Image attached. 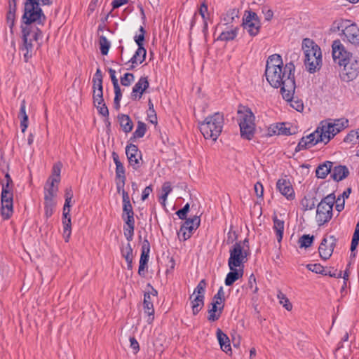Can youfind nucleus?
Wrapping results in <instances>:
<instances>
[{"label": "nucleus", "mask_w": 359, "mask_h": 359, "mask_svg": "<svg viewBox=\"0 0 359 359\" xmlns=\"http://www.w3.org/2000/svg\"><path fill=\"white\" fill-rule=\"evenodd\" d=\"M60 171L61 165L60 164L54 165L53 168L52 175L49 177L48 179L56 182V184H58L60 181Z\"/></svg>", "instance_id": "obj_47"}, {"label": "nucleus", "mask_w": 359, "mask_h": 359, "mask_svg": "<svg viewBox=\"0 0 359 359\" xmlns=\"http://www.w3.org/2000/svg\"><path fill=\"white\" fill-rule=\"evenodd\" d=\"M13 191H1V216L4 219H8L13 212Z\"/></svg>", "instance_id": "obj_11"}, {"label": "nucleus", "mask_w": 359, "mask_h": 359, "mask_svg": "<svg viewBox=\"0 0 359 359\" xmlns=\"http://www.w3.org/2000/svg\"><path fill=\"white\" fill-rule=\"evenodd\" d=\"M306 139H308L310 144H312L313 146L317 144L318 142H324L325 144L328 143L327 142L325 131L321 128L320 124L317 127L314 132L306 135Z\"/></svg>", "instance_id": "obj_21"}, {"label": "nucleus", "mask_w": 359, "mask_h": 359, "mask_svg": "<svg viewBox=\"0 0 359 359\" xmlns=\"http://www.w3.org/2000/svg\"><path fill=\"white\" fill-rule=\"evenodd\" d=\"M332 57L335 62L340 66L353 60L355 56L350 51H348L340 40H334L332 45Z\"/></svg>", "instance_id": "obj_8"}, {"label": "nucleus", "mask_w": 359, "mask_h": 359, "mask_svg": "<svg viewBox=\"0 0 359 359\" xmlns=\"http://www.w3.org/2000/svg\"><path fill=\"white\" fill-rule=\"evenodd\" d=\"M349 175L348 168L346 165H338L332 167L331 177L335 182L345 179Z\"/></svg>", "instance_id": "obj_22"}, {"label": "nucleus", "mask_w": 359, "mask_h": 359, "mask_svg": "<svg viewBox=\"0 0 359 359\" xmlns=\"http://www.w3.org/2000/svg\"><path fill=\"white\" fill-rule=\"evenodd\" d=\"M55 206V202L53 199H44L45 215L47 218L51 217Z\"/></svg>", "instance_id": "obj_42"}, {"label": "nucleus", "mask_w": 359, "mask_h": 359, "mask_svg": "<svg viewBox=\"0 0 359 359\" xmlns=\"http://www.w3.org/2000/svg\"><path fill=\"white\" fill-rule=\"evenodd\" d=\"M315 198L311 199H309L306 197H304L301 202L302 205L304 208V210H313L316 207Z\"/></svg>", "instance_id": "obj_50"}, {"label": "nucleus", "mask_w": 359, "mask_h": 359, "mask_svg": "<svg viewBox=\"0 0 359 359\" xmlns=\"http://www.w3.org/2000/svg\"><path fill=\"white\" fill-rule=\"evenodd\" d=\"M312 147L313 145L310 144L308 139H306V137H303L297 145L295 148V152H299L303 149H308Z\"/></svg>", "instance_id": "obj_49"}, {"label": "nucleus", "mask_w": 359, "mask_h": 359, "mask_svg": "<svg viewBox=\"0 0 359 359\" xmlns=\"http://www.w3.org/2000/svg\"><path fill=\"white\" fill-rule=\"evenodd\" d=\"M277 297L279 299L280 304H282L286 310H287V311L292 310V304L290 302L289 299L286 297V296L283 292H279Z\"/></svg>", "instance_id": "obj_46"}, {"label": "nucleus", "mask_w": 359, "mask_h": 359, "mask_svg": "<svg viewBox=\"0 0 359 359\" xmlns=\"http://www.w3.org/2000/svg\"><path fill=\"white\" fill-rule=\"evenodd\" d=\"M255 192L257 197L262 198L264 194V187L260 182H257L254 187Z\"/></svg>", "instance_id": "obj_62"}, {"label": "nucleus", "mask_w": 359, "mask_h": 359, "mask_svg": "<svg viewBox=\"0 0 359 359\" xmlns=\"http://www.w3.org/2000/svg\"><path fill=\"white\" fill-rule=\"evenodd\" d=\"M313 240H314L313 236H310L309 234H304L302 236H301L299 239V247L301 248H307L312 245Z\"/></svg>", "instance_id": "obj_43"}, {"label": "nucleus", "mask_w": 359, "mask_h": 359, "mask_svg": "<svg viewBox=\"0 0 359 359\" xmlns=\"http://www.w3.org/2000/svg\"><path fill=\"white\" fill-rule=\"evenodd\" d=\"M149 83L147 76H142L133 88L131 98L133 100L140 99L144 92L149 88Z\"/></svg>", "instance_id": "obj_19"}, {"label": "nucleus", "mask_w": 359, "mask_h": 359, "mask_svg": "<svg viewBox=\"0 0 359 359\" xmlns=\"http://www.w3.org/2000/svg\"><path fill=\"white\" fill-rule=\"evenodd\" d=\"M200 223L201 219L198 216L187 219L182 224L177 233L178 236L180 237V234H182L183 241H187L191 236L194 231L198 228Z\"/></svg>", "instance_id": "obj_14"}, {"label": "nucleus", "mask_w": 359, "mask_h": 359, "mask_svg": "<svg viewBox=\"0 0 359 359\" xmlns=\"http://www.w3.org/2000/svg\"><path fill=\"white\" fill-rule=\"evenodd\" d=\"M334 193H331L324 197L317 205L316 221L319 226L328 222L332 217V210L335 203Z\"/></svg>", "instance_id": "obj_6"}, {"label": "nucleus", "mask_w": 359, "mask_h": 359, "mask_svg": "<svg viewBox=\"0 0 359 359\" xmlns=\"http://www.w3.org/2000/svg\"><path fill=\"white\" fill-rule=\"evenodd\" d=\"M149 259V253H144L141 252L140 259V265L138 269V274L140 276H144V269L147 266V263Z\"/></svg>", "instance_id": "obj_41"}, {"label": "nucleus", "mask_w": 359, "mask_h": 359, "mask_svg": "<svg viewBox=\"0 0 359 359\" xmlns=\"http://www.w3.org/2000/svg\"><path fill=\"white\" fill-rule=\"evenodd\" d=\"M273 229L276 234L277 241L280 243L283 239L284 231V221L278 219L277 216H273Z\"/></svg>", "instance_id": "obj_32"}, {"label": "nucleus", "mask_w": 359, "mask_h": 359, "mask_svg": "<svg viewBox=\"0 0 359 359\" xmlns=\"http://www.w3.org/2000/svg\"><path fill=\"white\" fill-rule=\"evenodd\" d=\"M341 78L344 81L349 82L357 78L359 74V60L357 57L353 58V60L342 65Z\"/></svg>", "instance_id": "obj_12"}, {"label": "nucleus", "mask_w": 359, "mask_h": 359, "mask_svg": "<svg viewBox=\"0 0 359 359\" xmlns=\"http://www.w3.org/2000/svg\"><path fill=\"white\" fill-rule=\"evenodd\" d=\"M356 140H359V131H350L344 139V142L353 143Z\"/></svg>", "instance_id": "obj_53"}, {"label": "nucleus", "mask_w": 359, "mask_h": 359, "mask_svg": "<svg viewBox=\"0 0 359 359\" xmlns=\"http://www.w3.org/2000/svg\"><path fill=\"white\" fill-rule=\"evenodd\" d=\"M135 76L132 73H126L123 77L121 78V83L124 86H129L134 81Z\"/></svg>", "instance_id": "obj_55"}, {"label": "nucleus", "mask_w": 359, "mask_h": 359, "mask_svg": "<svg viewBox=\"0 0 359 359\" xmlns=\"http://www.w3.org/2000/svg\"><path fill=\"white\" fill-rule=\"evenodd\" d=\"M110 48V42L104 36L100 37V52L103 55H107Z\"/></svg>", "instance_id": "obj_44"}, {"label": "nucleus", "mask_w": 359, "mask_h": 359, "mask_svg": "<svg viewBox=\"0 0 359 359\" xmlns=\"http://www.w3.org/2000/svg\"><path fill=\"white\" fill-rule=\"evenodd\" d=\"M337 242V238L333 235L325 236L320 244L318 252L320 257L324 259H328L332 255Z\"/></svg>", "instance_id": "obj_13"}, {"label": "nucleus", "mask_w": 359, "mask_h": 359, "mask_svg": "<svg viewBox=\"0 0 359 359\" xmlns=\"http://www.w3.org/2000/svg\"><path fill=\"white\" fill-rule=\"evenodd\" d=\"M237 114L241 137L251 140L255 133V115L250 108L241 104L238 106Z\"/></svg>", "instance_id": "obj_4"}, {"label": "nucleus", "mask_w": 359, "mask_h": 359, "mask_svg": "<svg viewBox=\"0 0 359 359\" xmlns=\"http://www.w3.org/2000/svg\"><path fill=\"white\" fill-rule=\"evenodd\" d=\"M102 81V74L100 69H97L93 78V88L96 89L97 81Z\"/></svg>", "instance_id": "obj_63"}, {"label": "nucleus", "mask_w": 359, "mask_h": 359, "mask_svg": "<svg viewBox=\"0 0 359 359\" xmlns=\"http://www.w3.org/2000/svg\"><path fill=\"white\" fill-rule=\"evenodd\" d=\"M248 285L252 290L253 293H256L257 292L258 287L256 285V278L254 274H251L249 277Z\"/></svg>", "instance_id": "obj_59"}, {"label": "nucleus", "mask_w": 359, "mask_h": 359, "mask_svg": "<svg viewBox=\"0 0 359 359\" xmlns=\"http://www.w3.org/2000/svg\"><path fill=\"white\" fill-rule=\"evenodd\" d=\"M5 181H6L5 182H1V185H2L1 191H4V190L13 191L14 184H13V182L8 173H6L5 175Z\"/></svg>", "instance_id": "obj_48"}, {"label": "nucleus", "mask_w": 359, "mask_h": 359, "mask_svg": "<svg viewBox=\"0 0 359 359\" xmlns=\"http://www.w3.org/2000/svg\"><path fill=\"white\" fill-rule=\"evenodd\" d=\"M58 191V184L56 182L48 179L44 185V199H53Z\"/></svg>", "instance_id": "obj_25"}, {"label": "nucleus", "mask_w": 359, "mask_h": 359, "mask_svg": "<svg viewBox=\"0 0 359 359\" xmlns=\"http://www.w3.org/2000/svg\"><path fill=\"white\" fill-rule=\"evenodd\" d=\"M122 217L128 226L135 227L134 215H124V214H123Z\"/></svg>", "instance_id": "obj_61"}, {"label": "nucleus", "mask_w": 359, "mask_h": 359, "mask_svg": "<svg viewBox=\"0 0 359 359\" xmlns=\"http://www.w3.org/2000/svg\"><path fill=\"white\" fill-rule=\"evenodd\" d=\"M276 133L278 135H290L293 133L290 131V128L286 127V124L285 123H278L275 127H271L269 129V134L270 135H273Z\"/></svg>", "instance_id": "obj_31"}, {"label": "nucleus", "mask_w": 359, "mask_h": 359, "mask_svg": "<svg viewBox=\"0 0 359 359\" xmlns=\"http://www.w3.org/2000/svg\"><path fill=\"white\" fill-rule=\"evenodd\" d=\"M22 28V39H24V36L26 34V39H32V41H38L43 37L41 30L36 25L32 24H23L21 25Z\"/></svg>", "instance_id": "obj_16"}, {"label": "nucleus", "mask_w": 359, "mask_h": 359, "mask_svg": "<svg viewBox=\"0 0 359 359\" xmlns=\"http://www.w3.org/2000/svg\"><path fill=\"white\" fill-rule=\"evenodd\" d=\"M238 10L236 8L230 9L228 11L222 18L224 24H231L234 21L235 18H238Z\"/></svg>", "instance_id": "obj_40"}, {"label": "nucleus", "mask_w": 359, "mask_h": 359, "mask_svg": "<svg viewBox=\"0 0 359 359\" xmlns=\"http://www.w3.org/2000/svg\"><path fill=\"white\" fill-rule=\"evenodd\" d=\"M224 121L223 114L216 112L212 115L207 116L200 123V131L205 139H212L213 141H215L222 131Z\"/></svg>", "instance_id": "obj_3"}, {"label": "nucleus", "mask_w": 359, "mask_h": 359, "mask_svg": "<svg viewBox=\"0 0 359 359\" xmlns=\"http://www.w3.org/2000/svg\"><path fill=\"white\" fill-rule=\"evenodd\" d=\"M24 4L22 23H36L37 25H43L46 17L39 6V0H25Z\"/></svg>", "instance_id": "obj_5"}, {"label": "nucleus", "mask_w": 359, "mask_h": 359, "mask_svg": "<svg viewBox=\"0 0 359 359\" xmlns=\"http://www.w3.org/2000/svg\"><path fill=\"white\" fill-rule=\"evenodd\" d=\"M276 188L287 199L292 200L294 198V191L289 180L279 179L276 183Z\"/></svg>", "instance_id": "obj_18"}, {"label": "nucleus", "mask_w": 359, "mask_h": 359, "mask_svg": "<svg viewBox=\"0 0 359 359\" xmlns=\"http://www.w3.org/2000/svg\"><path fill=\"white\" fill-rule=\"evenodd\" d=\"M205 297L201 295H196V297L191 299V308L194 315H196L202 309L204 306Z\"/></svg>", "instance_id": "obj_37"}, {"label": "nucleus", "mask_w": 359, "mask_h": 359, "mask_svg": "<svg viewBox=\"0 0 359 359\" xmlns=\"http://www.w3.org/2000/svg\"><path fill=\"white\" fill-rule=\"evenodd\" d=\"M238 27H234L228 31H223L218 36L217 40L226 41L233 40L238 34Z\"/></svg>", "instance_id": "obj_36"}, {"label": "nucleus", "mask_w": 359, "mask_h": 359, "mask_svg": "<svg viewBox=\"0 0 359 359\" xmlns=\"http://www.w3.org/2000/svg\"><path fill=\"white\" fill-rule=\"evenodd\" d=\"M306 268L316 273H323L324 267L320 264H307Z\"/></svg>", "instance_id": "obj_58"}, {"label": "nucleus", "mask_w": 359, "mask_h": 359, "mask_svg": "<svg viewBox=\"0 0 359 359\" xmlns=\"http://www.w3.org/2000/svg\"><path fill=\"white\" fill-rule=\"evenodd\" d=\"M342 32L348 42L352 44H359V28L355 24L346 26Z\"/></svg>", "instance_id": "obj_20"}, {"label": "nucleus", "mask_w": 359, "mask_h": 359, "mask_svg": "<svg viewBox=\"0 0 359 359\" xmlns=\"http://www.w3.org/2000/svg\"><path fill=\"white\" fill-rule=\"evenodd\" d=\"M19 117L20 120V128L22 133H25L28 127V116L26 113L25 101L22 100L20 105Z\"/></svg>", "instance_id": "obj_33"}, {"label": "nucleus", "mask_w": 359, "mask_h": 359, "mask_svg": "<svg viewBox=\"0 0 359 359\" xmlns=\"http://www.w3.org/2000/svg\"><path fill=\"white\" fill-rule=\"evenodd\" d=\"M15 18V13H11V12L7 13L6 20H7L8 24L9 25V27L11 29H12L13 27L14 26Z\"/></svg>", "instance_id": "obj_64"}, {"label": "nucleus", "mask_w": 359, "mask_h": 359, "mask_svg": "<svg viewBox=\"0 0 359 359\" xmlns=\"http://www.w3.org/2000/svg\"><path fill=\"white\" fill-rule=\"evenodd\" d=\"M126 154L128 160L129 165L134 170H137L141 166L140 160H142V153L138 149L137 145L129 144L126 147Z\"/></svg>", "instance_id": "obj_15"}, {"label": "nucleus", "mask_w": 359, "mask_h": 359, "mask_svg": "<svg viewBox=\"0 0 359 359\" xmlns=\"http://www.w3.org/2000/svg\"><path fill=\"white\" fill-rule=\"evenodd\" d=\"M320 123L325 131L327 142L337 134L348 127V120L345 118L324 120Z\"/></svg>", "instance_id": "obj_7"}, {"label": "nucleus", "mask_w": 359, "mask_h": 359, "mask_svg": "<svg viewBox=\"0 0 359 359\" xmlns=\"http://www.w3.org/2000/svg\"><path fill=\"white\" fill-rule=\"evenodd\" d=\"M113 161L116 165V177L121 180L122 187H124L126 177V170L123 163L120 161L118 155L116 152L112 153Z\"/></svg>", "instance_id": "obj_23"}, {"label": "nucleus", "mask_w": 359, "mask_h": 359, "mask_svg": "<svg viewBox=\"0 0 359 359\" xmlns=\"http://www.w3.org/2000/svg\"><path fill=\"white\" fill-rule=\"evenodd\" d=\"M333 163L329 161L320 164L316 170V175L318 178L325 179L332 172Z\"/></svg>", "instance_id": "obj_28"}, {"label": "nucleus", "mask_w": 359, "mask_h": 359, "mask_svg": "<svg viewBox=\"0 0 359 359\" xmlns=\"http://www.w3.org/2000/svg\"><path fill=\"white\" fill-rule=\"evenodd\" d=\"M120 126L125 133H128L133 128V123L128 115L120 114L117 116Z\"/></svg>", "instance_id": "obj_27"}, {"label": "nucleus", "mask_w": 359, "mask_h": 359, "mask_svg": "<svg viewBox=\"0 0 359 359\" xmlns=\"http://www.w3.org/2000/svg\"><path fill=\"white\" fill-rule=\"evenodd\" d=\"M140 34L139 35H135L134 37V40L138 47H144V34L146 33V31L144 28L141 26L140 27Z\"/></svg>", "instance_id": "obj_52"}, {"label": "nucleus", "mask_w": 359, "mask_h": 359, "mask_svg": "<svg viewBox=\"0 0 359 359\" xmlns=\"http://www.w3.org/2000/svg\"><path fill=\"white\" fill-rule=\"evenodd\" d=\"M341 273L342 272L337 271V269H334L332 268H324L323 273L322 275L324 276H329L330 277H334V278H341Z\"/></svg>", "instance_id": "obj_54"}, {"label": "nucleus", "mask_w": 359, "mask_h": 359, "mask_svg": "<svg viewBox=\"0 0 359 359\" xmlns=\"http://www.w3.org/2000/svg\"><path fill=\"white\" fill-rule=\"evenodd\" d=\"M157 293V291L152 288L151 293L146 292L144 295L143 308L144 313L148 316L147 322L149 323H151L154 319V309L151 294L156 296Z\"/></svg>", "instance_id": "obj_17"}, {"label": "nucleus", "mask_w": 359, "mask_h": 359, "mask_svg": "<svg viewBox=\"0 0 359 359\" xmlns=\"http://www.w3.org/2000/svg\"><path fill=\"white\" fill-rule=\"evenodd\" d=\"M210 306V309H209L208 311V320L210 322H215L220 318L222 313V308H217L215 305Z\"/></svg>", "instance_id": "obj_38"}, {"label": "nucleus", "mask_w": 359, "mask_h": 359, "mask_svg": "<svg viewBox=\"0 0 359 359\" xmlns=\"http://www.w3.org/2000/svg\"><path fill=\"white\" fill-rule=\"evenodd\" d=\"M129 341L130 348L133 349L134 354H136L140 351L139 343L134 337H130Z\"/></svg>", "instance_id": "obj_60"}, {"label": "nucleus", "mask_w": 359, "mask_h": 359, "mask_svg": "<svg viewBox=\"0 0 359 359\" xmlns=\"http://www.w3.org/2000/svg\"><path fill=\"white\" fill-rule=\"evenodd\" d=\"M285 67L281 56L279 54H273L269 56L266 60V69Z\"/></svg>", "instance_id": "obj_29"}, {"label": "nucleus", "mask_w": 359, "mask_h": 359, "mask_svg": "<svg viewBox=\"0 0 359 359\" xmlns=\"http://www.w3.org/2000/svg\"><path fill=\"white\" fill-rule=\"evenodd\" d=\"M216 335L221 349L226 353H231L230 340L228 336L219 328L217 330Z\"/></svg>", "instance_id": "obj_26"}, {"label": "nucleus", "mask_w": 359, "mask_h": 359, "mask_svg": "<svg viewBox=\"0 0 359 359\" xmlns=\"http://www.w3.org/2000/svg\"><path fill=\"white\" fill-rule=\"evenodd\" d=\"M147 50L144 47H138L134 55L130 58L128 62L132 64H142L146 58Z\"/></svg>", "instance_id": "obj_34"}, {"label": "nucleus", "mask_w": 359, "mask_h": 359, "mask_svg": "<svg viewBox=\"0 0 359 359\" xmlns=\"http://www.w3.org/2000/svg\"><path fill=\"white\" fill-rule=\"evenodd\" d=\"M302 48L304 54L306 69L313 74L321 68L322 53L319 46L312 39L305 38L302 41Z\"/></svg>", "instance_id": "obj_2"}, {"label": "nucleus", "mask_w": 359, "mask_h": 359, "mask_svg": "<svg viewBox=\"0 0 359 359\" xmlns=\"http://www.w3.org/2000/svg\"><path fill=\"white\" fill-rule=\"evenodd\" d=\"M26 34L22 39V45L20 47V50L23 54L24 61L27 62L32 57L34 52V46L32 44V39L27 40Z\"/></svg>", "instance_id": "obj_24"}, {"label": "nucleus", "mask_w": 359, "mask_h": 359, "mask_svg": "<svg viewBox=\"0 0 359 359\" xmlns=\"http://www.w3.org/2000/svg\"><path fill=\"white\" fill-rule=\"evenodd\" d=\"M147 130V125L141 121H137V128L135 132L133 133L132 137L130 138V141H135L137 138H142L144 136Z\"/></svg>", "instance_id": "obj_35"}, {"label": "nucleus", "mask_w": 359, "mask_h": 359, "mask_svg": "<svg viewBox=\"0 0 359 359\" xmlns=\"http://www.w3.org/2000/svg\"><path fill=\"white\" fill-rule=\"evenodd\" d=\"M294 69V65L290 62L285 67L265 70L267 81L273 88H280L283 98L287 102L292 101L296 88Z\"/></svg>", "instance_id": "obj_1"}, {"label": "nucleus", "mask_w": 359, "mask_h": 359, "mask_svg": "<svg viewBox=\"0 0 359 359\" xmlns=\"http://www.w3.org/2000/svg\"><path fill=\"white\" fill-rule=\"evenodd\" d=\"M96 89L94 88V93L93 98V100H99L100 101H102L101 97L103 96V86H102V81H97L96 84Z\"/></svg>", "instance_id": "obj_51"}, {"label": "nucleus", "mask_w": 359, "mask_h": 359, "mask_svg": "<svg viewBox=\"0 0 359 359\" xmlns=\"http://www.w3.org/2000/svg\"><path fill=\"white\" fill-rule=\"evenodd\" d=\"M190 205L189 203L184 205V206L176 212V215L181 219H187V214L189 212Z\"/></svg>", "instance_id": "obj_57"}, {"label": "nucleus", "mask_w": 359, "mask_h": 359, "mask_svg": "<svg viewBox=\"0 0 359 359\" xmlns=\"http://www.w3.org/2000/svg\"><path fill=\"white\" fill-rule=\"evenodd\" d=\"M231 271L229 272L226 276L224 283L226 286L232 285L237 280L241 278L243 275V270L240 269L238 270L236 268H233V269H230Z\"/></svg>", "instance_id": "obj_30"}, {"label": "nucleus", "mask_w": 359, "mask_h": 359, "mask_svg": "<svg viewBox=\"0 0 359 359\" xmlns=\"http://www.w3.org/2000/svg\"><path fill=\"white\" fill-rule=\"evenodd\" d=\"M205 287H206V282L204 279H203L198 283V284L194 289L193 294L190 297V299H192V297L194 294L205 297L204 294H205Z\"/></svg>", "instance_id": "obj_45"}, {"label": "nucleus", "mask_w": 359, "mask_h": 359, "mask_svg": "<svg viewBox=\"0 0 359 359\" xmlns=\"http://www.w3.org/2000/svg\"><path fill=\"white\" fill-rule=\"evenodd\" d=\"M230 257L228 260V265L230 269L239 267L248 256V252L243 250L241 242H236L229 250Z\"/></svg>", "instance_id": "obj_9"}, {"label": "nucleus", "mask_w": 359, "mask_h": 359, "mask_svg": "<svg viewBox=\"0 0 359 359\" xmlns=\"http://www.w3.org/2000/svg\"><path fill=\"white\" fill-rule=\"evenodd\" d=\"M243 26L251 36L258 34L261 22L257 14L252 11H246L243 20Z\"/></svg>", "instance_id": "obj_10"}, {"label": "nucleus", "mask_w": 359, "mask_h": 359, "mask_svg": "<svg viewBox=\"0 0 359 359\" xmlns=\"http://www.w3.org/2000/svg\"><path fill=\"white\" fill-rule=\"evenodd\" d=\"M262 13L264 15V19L266 21H270L273 16V11L269 8L267 5H263L261 7Z\"/></svg>", "instance_id": "obj_56"}, {"label": "nucleus", "mask_w": 359, "mask_h": 359, "mask_svg": "<svg viewBox=\"0 0 359 359\" xmlns=\"http://www.w3.org/2000/svg\"><path fill=\"white\" fill-rule=\"evenodd\" d=\"M102 101L99 100H93L94 106L97 108L100 114L103 116L104 117L109 116V110L108 108L104 103L103 96L101 97Z\"/></svg>", "instance_id": "obj_39"}]
</instances>
